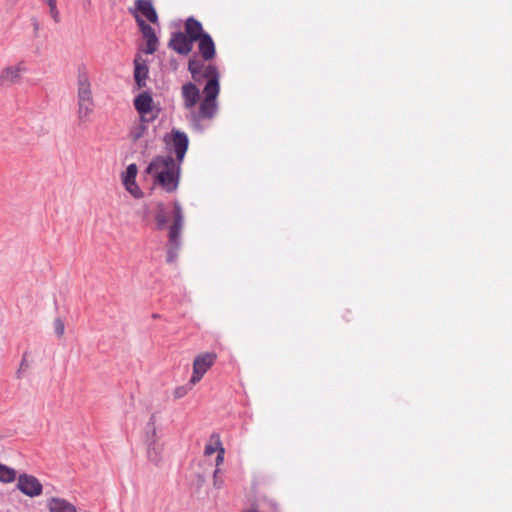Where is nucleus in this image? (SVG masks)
I'll return each mask as SVG.
<instances>
[{
	"mask_svg": "<svg viewBox=\"0 0 512 512\" xmlns=\"http://www.w3.org/2000/svg\"><path fill=\"white\" fill-rule=\"evenodd\" d=\"M188 69L195 82L207 81L203 88L202 99H200V90L195 84L189 82L181 88L183 105L188 111L187 118L193 125L199 126L202 120L212 119L218 111L217 98L220 93V75L215 66L205 64L198 59L190 60Z\"/></svg>",
	"mask_w": 512,
	"mask_h": 512,
	"instance_id": "nucleus-1",
	"label": "nucleus"
},
{
	"mask_svg": "<svg viewBox=\"0 0 512 512\" xmlns=\"http://www.w3.org/2000/svg\"><path fill=\"white\" fill-rule=\"evenodd\" d=\"M77 105L78 125L86 127L88 123L93 121L95 102L88 71L85 66L78 68Z\"/></svg>",
	"mask_w": 512,
	"mask_h": 512,
	"instance_id": "nucleus-2",
	"label": "nucleus"
},
{
	"mask_svg": "<svg viewBox=\"0 0 512 512\" xmlns=\"http://www.w3.org/2000/svg\"><path fill=\"white\" fill-rule=\"evenodd\" d=\"M179 171V164H176L171 156H158L147 167V173L152 175L167 192L177 189Z\"/></svg>",
	"mask_w": 512,
	"mask_h": 512,
	"instance_id": "nucleus-3",
	"label": "nucleus"
},
{
	"mask_svg": "<svg viewBox=\"0 0 512 512\" xmlns=\"http://www.w3.org/2000/svg\"><path fill=\"white\" fill-rule=\"evenodd\" d=\"M217 354L214 352H205L197 355L193 361V371L189 384L195 386L201 381L207 371L214 365Z\"/></svg>",
	"mask_w": 512,
	"mask_h": 512,
	"instance_id": "nucleus-4",
	"label": "nucleus"
},
{
	"mask_svg": "<svg viewBox=\"0 0 512 512\" xmlns=\"http://www.w3.org/2000/svg\"><path fill=\"white\" fill-rule=\"evenodd\" d=\"M27 71L28 68L24 61L4 67L0 71V87H12L20 84L23 74Z\"/></svg>",
	"mask_w": 512,
	"mask_h": 512,
	"instance_id": "nucleus-5",
	"label": "nucleus"
},
{
	"mask_svg": "<svg viewBox=\"0 0 512 512\" xmlns=\"http://www.w3.org/2000/svg\"><path fill=\"white\" fill-rule=\"evenodd\" d=\"M134 107L142 122L153 121L158 116V109L154 107L153 98L148 92H142L134 99Z\"/></svg>",
	"mask_w": 512,
	"mask_h": 512,
	"instance_id": "nucleus-6",
	"label": "nucleus"
},
{
	"mask_svg": "<svg viewBox=\"0 0 512 512\" xmlns=\"http://www.w3.org/2000/svg\"><path fill=\"white\" fill-rule=\"evenodd\" d=\"M173 208H174V211H173L174 219H173V223L169 229V240H170L171 245L175 249H178L180 246L179 238H180L181 230L183 227V212H182L181 205L178 201H175L173 203Z\"/></svg>",
	"mask_w": 512,
	"mask_h": 512,
	"instance_id": "nucleus-7",
	"label": "nucleus"
},
{
	"mask_svg": "<svg viewBox=\"0 0 512 512\" xmlns=\"http://www.w3.org/2000/svg\"><path fill=\"white\" fill-rule=\"evenodd\" d=\"M17 487L23 494L30 497L38 496L42 492V485L38 479L27 474L19 476Z\"/></svg>",
	"mask_w": 512,
	"mask_h": 512,
	"instance_id": "nucleus-8",
	"label": "nucleus"
},
{
	"mask_svg": "<svg viewBox=\"0 0 512 512\" xmlns=\"http://www.w3.org/2000/svg\"><path fill=\"white\" fill-rule=\"evenodd\" d=\"M136 21L140 27L143 37L146 39L147 47L145 52L147 54H153L157 49L158 39L156 37L154 29L145 23V21L138 14L135 15Z\"/></svg>",
	"mask_w": 512,
	"mask_h": 512,
	"instance_id": "nucleus-9",
	"label": "nucleus"
},
{
	"mask_svg": "<svg viewBox=\"0 0 512 512\" xmlns=\"http://www.w3.org/2000/svg\"><path fill=\"white\" fill-rule=\"evenodd\" d=\"M193 43L185 33L177 32L172 35L169 47L179 54L186 55L191 52Z\"/></svg>",
	"mask_w": 512,
	"mask_h": 512,
	"instance_id": "nucleus-10",
	"label": "nucleus"
},
{
	"mask_svg": "<svg viewBox=\"0 0 512 512\" xmlns=\"http://www.w3.org/2000/svg\"><path fill=\"white\" fill-rule=\"evenodd\" d=\"M137 171L138 169L136 164H130L122 177V181L126 190L135 198H138L142 195V192L135 181Z\"/></svg>",
	"mask_w": 512,
	"mask_h": 512,
	"instance_id": "nucleus-11",
	"label": "nucleus"
},
{
	"mask_svg": "<svg viewBox=\"0 0 512 512\" xmlns=\"http://www.w3.org/2000/svg\"><path fill=\"white\" fill-rule=\"evenodd\" d=\"M188 144L189 140L184 132H180L178 130L172 131V148L179 162L183 161V158L188 149Z\"/></svg>",
	"mask_w": 512,
	"mask_h": 512,
	"instance_id": "nucleus-12",
	"label": "nucleus"
},
{
	"mask_svg": "<svg viewBox=\"0 0 512 512\" xmlns=\"http://www.w3.org/2000/svg\"><path fill=\"white\" fill-rule=\"evenodd\" d=\"M136 12L140 17H145L149 22L156 23L158 21L157 13L150 0H135Z\"/></svg>",
	"mask_w": 512,
	"mask_h": 512,
	"instance_id": "nucleus-13",
	"label": "nucleus"
},
{
	"mask_svg": "<svg viewBox=\"0 0 512 512\" xmlns=\"http://www.w3.org/2000/svg\"><path fill=\"white\" fill-rule=\"evenodd\" d=\"M198 41L199 53L204 60H211L215 56V44L210 35L204 34Z\"/></svg>",
	"mask_w": 512,
	"mask_h": 512,
	"instance_id": "nucleus-14",
	"label": "nucleus"
},
{
	"mask_svg": "<svg viewBox=\"0 0 512 512\" xmlns=\"http://www.w3.org/2000/svg\"><path fill=\"white\" fill-rule=\"evenodd\" d=\"M185 34L195 42L204 36L205 33L203 32L201 23L193 17H190L185 22Z\"/></svg>",
	"mask_w": 512,
	"mask_h": 512,
	"instance_id": "nucleus-15",
	"label": "nucleus"
},
{
	"mask_svg": "<svg viewBox=\"0 0 512 512\" xmlns=\"http://www.w3.org/2000/svg\"><path fill=\"white\" fill-rule=\"evenodd\" d=\"M47 507L50 512H76L73 504L61 498H51L48 501Z\"/></svg>",
	"mask_w": 512,
	"mask_h": 512,
	"instance_id": "nucleus-16",
	"label": "nucleus"
},
{
	"mask_svg": "<svg viewBox=\"0 0 512 512\" xmlns=\"http://www.w3.org/2000/svg\"><path fill=\"white\" fill-rule=\"evenodd\" d=\"M135 70H134V78L138 85V88H142L146 85V78L148 76V67L147 65L136 58L134 61Z\"/></svg>",
	"mask_w": 512,
	"mask_h": 512,
	"instance_id": "nucleus-17",
	"label": "nucleus"
},
{
	"mask_svg": "<svg viewBox=\"0 0 512 512\" xmlns=\"http://www.w3.org/2000/svg\"><path fill=\"white\" fill-rule=\"evenodd\" d=\"M223 448L222 443L220 441V437L216 434H213L210 437L209 442L205 446L204 454L206 456H210L214 453H218L220 449Z\"/></svg>",
	"mask_w": 512,
	"mask_h": 512,
	"instance_id": "nucleus-18",
	"label": "nucleus"
},
{
	"mask_svg": "<svg viewBox=\"0 0 512 512\" xmlns=\"http://www.w3.org/2000/svg\"><path fill=\"white\" fill-rule=\"evenodd\" d=\"M44 4L48 6L49 15L54 21V23L58 24L61 22L60 11L57 7V0H41Z\"/></svg>",
	"mask_w": 512,
	"mask_h": 512,
	"instance_id": "nucleus-19",
	"label": "nucleus"
},
{
	"mask_svg": "<svg viewBox=\"0 0 512 512\" xmlns=\"http://www.w3.org/2000/svg\"><path fill=\"white\" fill-rule=\"evenodd\" d=\"M16 479V471L6 465L0 464V481L11 483Z\"/></svg>",
	"mask_w": 512,
	"mask_h": 512,
	"instance_id": "nucleus-20",
	"label": "nucleus"
},
{
	"mask_svg": "<svg viewBox=\"0 0 512 512\" xmlns=\"http://www.w3.org/2000/svg\"><path fill=\"white\" fill-rule=\"evenodd\" d=\"M162 452L163 446L157 443L156 441H153L152 445L148 450V457L152 462L157 464L161 461Z\"/></svg>",
	"mask_w": 512,
	"mask_h": 512,
	"instance_id": "nucleus-21",
	"label": "nucleus"
},
{
	"mask_svg": "<svg viewBox=\"0 0 512 512\" xmlns=\"http://www.w3.org/2000/svg\"><path fill=\"white\" fill-rule=\"evenodd\" d=\"M145 123L146 122H142L140 120V123L131 129L130 135L134 141L140 139L144 135V132L146 130Z\"/></svg>",
	"mask_w": 512,
	"mask_h": 512,
	"instance_id": "nucleus-22",
	"label": "nucleus"
},
{
	"mask_svg": "<svg viewBox=\"0 0 512 512\" xmlns=\"http://www.w3.org/2000/svg\"><path fill=\"white\" fill-rule=\"evenodd\" d=\"M30 367V364L27 360V353L25 352L22 356V360H21V363H20V366H19V369L17 370V378L20 379L22 378L23 374L29 369Z\"/></svg>",
	"mask_w": 512,
	"mask_h": 512,
	"instance_id": "nucleus-23",
	"label": "nucleus"
},
{
	"mask_svg": "<svg viewBox=\"0 0 512 512\" xmlns=\"http://www.w3.org/2000/svg\"><path fill=\"white\" fill-rule=\"evenodd\" d=\"M194 386H191L189 384V382L184 385V386H180V387H177L175 390H174V397L176 399H180V398H183L184 396H186L188 394V392L193 388Z\"/></svg>",
	"mask_w": 512,
	"mask_h": 512,
	"instance_id": "nucleus-24",
	"label": "nucleus"
},
{
	"mask_svg": "<svg viewBox=\"0 0 512 512\" xmlns=\"http://www.w3.org/2000/svg\"><path fill=\"white\" fill-rule=\"evenodd\" d=\"M65 326L64 322L60 318H56L54 320V332L58 337H62L64 335Z\"/></svg>",
	"mask_w": 512,
	"mask_h": 512,
	"instance_id": "nucleus-25",
	"label": "nucleus"
},
{
	"mask_svg": "<svg viewBox=\"0 0 512 512\" xmlns=\"http://www.w3.org/2000/svg\"><path fill=\"white\" fill-rule=\"evenodd\" d=\"M219 473H220V468H216L213 473V486L216 489L222 488L223 483H224L223 479L219 476Z\"/></svg>",
	"mask_w": 512,
	"mask_h": 512,
	"instance_id": "nucleus-26",
	"label": "nucleus"
},
{
	"mask_svg": "<svg viewBox=\"0 0 512 512\" xmlns=\"http://www.w3.org/2000/svg\"><path fill=\"white\" fill-rule=\"evenodd\" d=\"M79 4L84 12H86V13L92 12L93 0H79Z\"/></svg>",
	"mask_w": 512,
	"mask_h": 512,
	"instance_id": "nucleus-27",
	"label": "nucleus"
},
{
	"mask_svg": "<svg viewBox=\"0 0 512 512\" xmlns=\"http://www.w3.org/2000/svg\"><path fill=\"white\" fill-rule=\"evenodd\" d=\"M224 454H225V450L224 448H221L220 451L217 453V457H216V467L219 468L220 465H222L223 461H224Z\"/></svg>",
	"mask_w": 512,
	"mask_h": 512,
	"instance_id": "nucleus-28",
	"label": "nucleus"
},
{
	"mask_svg": "<svg viewBox=\"0 0 512 512\" xmlns=\"http://www.w3.org/2000/svg\"><path fill=\"white\" fill-rule=\"evenodd\" d=\"M31 21H32L33 30H34V36L38 37V32L40 30L39 21L37 20V18H32Z\"/></svg>",
	"mask_w": 512,
	"mask_h": 512,
	"instance_id": "nucleus-29",
	"label": "nucleus"
},
{
	"mask_svg": "<svg viewBox=\"0 0 512 512\" xmlns=\"http://www.w3.org/2000/svg\"><path fill=\"white\" fill-rule=\"evenodd\" d=\"M148 426L150 427V429H151V431L153 433V436H155L156 435V427H155V417L154 416H152L150 418Z\"/></svg>",
	"mask_w": 512,
	"mask_h": 512,
	"instance_id": "nucleus-30",
	"label": "nucleus"
},
{
	"mask_svg": "<svg viewBox=\"0 0 512 512\" xmlns=\"http://www.w3.org/2000/svg\"><path fill=\"white\" fill-rule=\"evenodd\" d=\"M157 221H158L159 224H163L165 222L164 216L163 215H158L157 216Z\"/></svg>",
	"mask_w": 512,
	"mask_h": 512,
	"instance_id": "nucleus-31",
	"label": "nucleus"
}]
</instances>
